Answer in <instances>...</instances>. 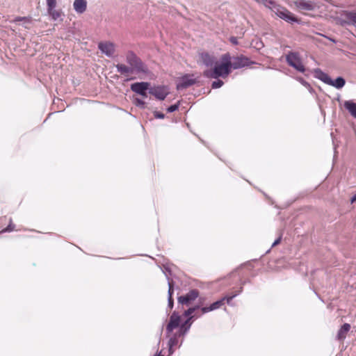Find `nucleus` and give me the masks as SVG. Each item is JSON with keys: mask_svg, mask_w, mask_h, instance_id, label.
<instances>
[{"mask_svg": "<svg viewBox=\"0 0 356 356\" xmlns=\"http://www.w3.org/2000/svg\"><path fill=\"white\" fill-rule=\"evenodd\" d=\"M230 55L227 53L221 56V63H216L212 71L207 70L204 72V75L207 77L217 79L219 76L227 77L231 72L230 67Z\"/></svg>", "mask_w": 356, "mask_h": 356, "instance_id": "f257e3e1", "label": "nucleus"}, {"mask_svg": "<svg viewBox=\"0 0 356 356\" xmlns=\"http://www.w3.org/2000/svg\"><path fill=\"white\" fill-rule=\"evenodd\" d=\"M126 61L129 64L132 73L138 75L147 74L148 69L147 66L133 51H129L127 54Z\"/></svg>", "mask_w": 356, "mask_h": 356, "instance_id": "f03ea898", "label": "nucleus"}, {"mask_svg": "<svg viewBox=\"0 0 356 356\" xmlns=\"http://www.w3.org/2000/svg\"><path fill=\"white\" fill-rule=\"evenodd\" d=\"M130 88L132 92L141 95L143 97H147V92L156 97V90L150 88V83L148 82H136L131 83Z\"/></svg>", "mask_w": 356, "mask_h": 356, "instance_id": "7ed1b4c3", "label": "nucleus"}, {"mask_svg": "<svg viewBox=\"0 0 356 356\" xmlns=\"http://www.w3.org/2000/svg\"><path fill=\"white\" fill-rule=\"evenodd\" d=\"M287 63L300 72L305 71V67L303 65L301 58L298 53L290 52L286 57Z\"/></svg>", "mask_w": 356, "mask_h": 356, "instance_id": "20e7f679", "label": "nucleus"}, {"mask_svg": "<svg viewBox=\"0 0 356 356\" xmlns=\"http://www.w3.org/2000/svg\"><path fill=\"white\" fill-rule=\"evenodd\" d=\"M162 273L165 275L168 283V305L170 308L173 306V300L172 298V294L173 293V282L171 280L170 276H171V266L170 265H163L162 266H159Z\"/></svg>", "mask_w": 356, "mask_h": 356, "instance_id": "39448f33", "label": "nucleus"}, {"mask_svg": "<svg viewBox=\"0 0 356 356\" xmlns=\"http://www.w3.org/2000/svg\"><path fill=\"white\" fill-rule=\"evenodd\" d=\"M230 67L234 70L248 66L251 62L248 57L244 56H230Z\"/></svg>", "mask_w": 356, "mask_h": 356, "instance_id": "423d86ee", "label": "nucleus"}, {"mask_svg": "<svg viewBox=\"0 0 356 356\" xmlns=\"http://www.w3.org/2000/svg\"><path fill=\"white\" fill-rule=\"evenodd\" d=\"M196 83V78L193 74H185L180 77L177 83V89L180 90L187 88Z\"/></svg>", "mask_w": 356, "mask_h": 356, "instance_id": "0eeeda50", "label": "nucleus"}, {"mask_svg": "<svg viewBox=\"0 0 356 356\" xmlns=\"http://www.w3.org/2000/svg\"><path fill=\"white\" fill-rule=\"evenodd\" d=\"M238 293L233 294L230 296H226L222 298L221 300H219L213 303H212L209 307H203L201 308V311L202 314H205L213 310H216L218 308H220L222 305H224V301L227 300V302L229 304L230 301L236 296Z\"/></svg>", "mask_w": 356, "mask_h": 356, "instance_id": "6e6552de", "label": "nucleus"}, {"mask_svg": "<svg viewBox=\"0 0 356 356\" xmlns=\"http://www.w3.org/2000/svg\"><path fill=\"white\" fill-rule=\"evenodd\" d=\"M272 10L281 19L288 22H296L297 19L293 16L291 13L284 8L273 6Z\"/></svg>", "mask_w": 356, "mask_h": 356, "instance_id": "1a4fd4ad", "label": "nucleus"}, {"mask_svg": "<svg viewBox=\"0 0 356 356\" xmlns=\"http://www.w3.org/2000/svg\"><path fill=\"white\" fill-rule=\"evenodd\" d=\"M198 296L199 291L197 289H192L186 294L178 297V302L182 305L188 306Z\"/></svg>", "mask_w": 356, "mask_h": 356, "instance_id": "9d476101", "label": "nucleus"}, {"mask_svg": "<svg viewBox=\"0 0 356 356\" xmlns=\"http://www.w3.org/2000/svg\"><path fill=\"white\" fill-rule=\"evenodd\" d=\"M98 49L102 54H105L107 57L109 58L113 57L115 51V44L111 42H99Z\"/></svg>", "mask_w": 356, "mask_h": 356, "instance_id": "9b49d317", "label": "nucleus"}, {"mask_svg": "<svg viewBox=\"0 0 356 356\" xmlns=\"http://www.w3.org/2000/svg\"><path fill=\"white\" fill-rule=\"evenodd\" d=\"M47 6L48 13L51 16L53 19L57 20L60 17V13L55 10L56 6V0H47Z\"/></svg>", "mask_w": 356, "mask_h": 356, "instance_id": "f8f14e48", "label": "nucleus"}, {"mask_svg": "<svg viewBox=\"0 0 356 356\" xmlns=\"http://www.w3.org/2000/svg\"><path fill=\"white\" fill-rule=\"evenodd\" d=\"M180 322V316L176 314L173 313L170 318V321L167 325V330L170 332H172L175 328L177 327L179 325Z\"/></svg>", "mask_w": 356, "mask_h": 356, "instance_id": "ddd939ff", "label": "nucleus"}, {"mask_svg": "<svg viewBox=\"0 0 356 356\" xmlns=\"http://www.w3.org/2000/svg\"><path fill=\"white\" fill-rule=\"evenodd\" d=\"M74 10L78 14L83 13L87 8V1L86 0H74L73 3Z\"/></svg>", "mask_w": 356, "mask_h": 356, "instance_id": "4468645a", "label": "nucleus"}, {"mask_svg": "<svg viewBox=\"0 0 356 356\" xmlns=\"http://www.w3.org/2000/svg\"><path fill=\"white\" fill-rule=\"evenodd\" d=\"M201 61L207 67L212 66L215 63V58L207 52H203L200 54Z\"/></svg>", "mask_w": 356, "mask_h": 356, "instance_id": "2eb2a0df", "label": "nucleus"}, {"mask_svg": "<svg viewBox=\"0 0 356 356\" xmlns=\"http://www.w3.org/2000/svg\"><path fill=\"white\" fill-rule=\"evenodd\" d=\"M193 318V316L189 317L184 323H182L179 328V336L184 335L190 329L192 322L191 320Z\"/></svg>", "mask_w": 356, "mask_h": 356, "instance_id": "dca6fc26", "label": "nucleus"}, {"mask_svg": "<svg viewBox=\"0 0 356 356\" xmlns=\"http://www.w3.org/2000/svg\"><path fill=\"white\" fill-rule=\"evenodd\" d=\"M344 107L348 111L350 114L356 119V103L353 101H345Z\"/></svg>", "mask_w": 356, "mask_h": 356, "instance_id": "f3484780", "label": "nucleus"}, {"mask_svg": "<svg viewBox=\"0 0 356 356\" xmlns=\"http://www.w3.org/2000/svg\"><path fill=\"white\" fill-rule=\"evenodd\" d=\"M350 329V325L348 323H345L340 328L337 334V339L339 340H343L346 338V334Z\"/></svg>", "mask_w": 356, "mask_h": 356, "instance_id": "a211bd4d", "label": "nucleus"}, {"mask_svg": "<svg viewBox=\"0 0 356 356\" xmlns=\"http://www.w3.org/2000/svg\"><path fill=\"white\" fill-rule=\"evenodd\" d=\"M346 81L342 77H337L334 81L330 79L329 84L330 86H334L337 89H340L344 86Z\"/></svg>", "mask_w": 356, "mask_h": 356, "instance_id": "6ab92c4d", "label": "nucleus"}, {"mask_svg": "<svg viewBox=\"0 0 356 356\" xmlns=\"http://www.w3.org/2000/svg\"><path fill=\"white\" fill-rule=\"evenodd\" d=\"M315 74H316V76L323 81L324 83L329 84V82L331 79V78L325 73L322 72L320 69L315 70Z\"/></svg>", "mask_w": 356, "mask_h": 356, "instance_id": "aec40b11", "label": "nucleus"}, {"mask_svg": "<svg viewBox=\"0 0 356 356\" xmlns=\"http://www.w3.org/2000/svg\"><path fill=\"white\" fill-rule=\"evenodd\" d=\"M116 69L118 72L122 74H133L129 66H127L124 64H118L116 65Z\"/></svg>", "mask_w": 356, "mask_h": 356, "instance_id": "412c9836", "label": "nucleus"}, {"mask_svg": "<svg viewBox=\"0 0 356 356\" xmlns=\"http://www.w3.org/2000/svg\"><path fill=\"white\" fill-rule=\"evenodd\" d=\"M168 94V90L166 88L157 87V99L163 100Z\"/></svg>", "mask_w": 356, "mask_h": 356, "instance_id": "4be33fe9", "label": "nucleus"}, {"mask_svg": "<svg viewBox=\"0 0 356 356\" xmlns=\"http://www.w3.org/2000/svg\"><path fill=\"white\" fill-rule=\"evenodd\" d=\"M199 308V306H195V307H190L189 309H188L187 310H186L184 313V316L186 317H188V318L191 316H193V318H195V316L197 318L199 317L200 316H196V315H193L192 316V314L195 311V309H198Z\"/></svg>", "mask_w": 356, "mask_h": 356, "instance_id": "5701e85b", "label": "nucleus"}, {"mask_svg": "<svg viewBox=\"0 0 356 356\" xmlns=\"http://www.w3.org/2000/svg\"><path fill=\"white\" fill-rule=\"evenodd\" d=\"M134 104L137 106V107H139V108H145V102L142 99H140V98H135L134 99Z\"/></svg>", "mask_w": 356, "mask_h": 356, "instance_id": "b1692460", "label": "nucleus"}, {"mask_svg": "<svg viewBox=\"0 0 356 356\" xmlns=\"http://www.w3.org/2000/svg\"><path fill=\"white\" fill-rule=\"evenodd\" d=\"M15 225L13 223L12 219H10L8 225L2 230V232H10L14 231Z\"/></svg>", "mask_w": 356, "mask_h": 356, "instance_id": "393cba45", "label": "nucleus"}, {"mask_svg": "<svg viewBox=\"0 0 356 356\" xmlns=\"http://www.w3.org/2000/svg\"><path fill=\"white\" fill-rule=\"evenodd\" d=\"M224 84L223 81L221 80H217L212 83V88H219L222 86Z\"/></svg>", "mask_w": 356, "mask_h": 356, "instance_id": "a878e982", "label": "nucleus"}, {"mask_svg": "<svg viewBox=\"0 0 356 356\" xmlns=\"http://www.w3.org/2000/svg\"><path fill=\"white\" fill-rule=\"evenodd\" d=\"M179 108V104H173L170 106H169L168 108H167V111L168 113H172L175 111H177Z\"/></svg>", "mask_w": 356, "mask_h": 356, "instance_id": "bb28decb", "label": "nucleus"}, {"mask_svg": "<svg viewBox=\"0 0 356 356\" xmlns=\"http://www.w3.org/2000/svg\"><path fill=\"white\" fill-rule=\"evenodd\" d=\"M177 343V340L176 339H171L169 341V346H170V348H169V354H172V347L175 345Z\"/></svg>", "mask_w": 356, "mask_h": 356, "instance_id": "cd10ccee", "label": "nucleus"}, {"mask_svg": "<svg viewBox=\"0 0 356 356\" xmlns=\"http://www.w3.org/2000/svg\"><path fill=\"white\" fill-rule=\"evenodd\" d=\"M256 1L259 2V3H264L265 6H268V4H270V5H273V2L271 1L270 0H255Z\"/></svg>", "mask_w": 356, "mask_h": 356, "instance_id": "c85d7f7f", "label": "nucleus"}, {"mask_svg": "<svg viewBox=\"0 0 356 356\" xmlns=\"http://www.w3.org/2000/svg\"><path fill=\"white\" fill-rule=\"evenodd\" d=\"M15 22L24 21V22H30V19H29V18L26 17H16V19H15Z\"/></svg>", "mask_w": 356, "mask_h": 356, "instance_id": "c756f323", "label": "nucleus"}, {"mask_svg": "<svg viewBox=\"0 0 356 356\" xmlns=\"http://www.w3.org/2000/svg\"><path fill=\"white\" fill-rule=\"evenodd\" d=\"M350 19L353 24L356 25V13L351 14Z\"/></svg>", "mask_w": 356, "mask_h": 356, "instance_id": "7c9ffc66", "label": "nucleus"}, {"mask_svg": "<svg viewBox=\"0 0 356 356\" xmlns=\"http://www.w3.org/2000/svg\"><path fill=\"white\" fill-rule=\"evenodd\" d=\"M230 41H231V42H232V44H238L237 38H235V37H232V38H230Z\"/></svg>", "mask_w": 356, "mask_h": 356, "instance_id": "2f4dec72", "label": "nucleus"}, {"mask_svg": "<svg viewBox=\"0 0 356 356\" xmlns=\"http://www.w3.org/2000/svg\"><path fill=\"white\" fill-rule=\"evenodd\" d=\"M280 240H281V238H280H280H278L277 240H275V241L273 242V245H272V247H274V246H275V245H278V244L280 243Z\"/></svg>", "mask_w": 356, "mask_h": 356, "instance_id": "473e14b6", "label": "nucleus"}, {"mask_svg": "<svg viewBox=\"0 0 356 356\" xmlns=\"http://www.w3.org/2000/svg\"><path fill=\"white\" fill-rule=\"evenodd\" d=\"M300 82L304 85V86H309V83L307 82H306L305 81H304L303 79H300Z\"/></svg>", "mask_w": 356, "mask_h": 356, "instance_id": "72a5a7b5", "label": "nucleus"}, {"mask_svg": "<svg viewBox=\"0 0 356 356\" xmlns=\"http://www.w3.org/2000/svg\"><path fill=\"white\" fill-rule=\"evenodd\" d=\"M304 8H305L307 10H310L311 9V6L308 3H304Z\"/></svg>", "mask_w": 356, "mask_h": 356, "instance_id": "f704fd0d", "label": "nucleus"}, {"mask_svg": "<svg viewBox=\"0 0 356 356\" xmlns=\"http://www.w3.org/2000/svg\"><path fill=\"white\" fill-rule=\"evenodd\" d=\"M164 118V115L157 112V118L163 119Z\"/></svg>", "mask_w": 356, "mask_h": 356, "instance_id": "c9c22d12", "label": "nucleus"}, {"mask_svg": "<svg viewBox=\"0 0 356 356\" xmlns=\"http://www.w3.org/2000/svg\"><path fill=\"white\" fill-rule=\"evenodd\" d=\"M351 203L356 202V194L351 198Z\"/></svg>", "mask_w": 356, "mask_h": 356, "instance_id": "e433bc0d", "label": "nucleus"}, {"mask_svg": "<svg viewBox=\"0 0 356 356\" xmlns=\"http://www.w3.org/2000/svg\"><path fill=\"white\" fill-rule=\"evenodd\" d=\"M157 356H163L162 351H161L159 353H157Z\"/></svg>", "mask_w": 356, "mask_h": 356, "instance_id": "4c0bfd02", "label": "nucleus"}, {"mask_svg": "<svg viewBox=\"0 0 356 356\" xmlns=\"http://www.w3.org/2000/svg\"><path fill=\"white\" fill-rule=\"evenodd\" d=\"M153 115H154V117H156V111L153 112Z\"/></svg>", "mask_w": 356, "mask_h": 356, "instance_id": "58836bf2", "label": "nucleus"}, {"mask_svg": "<svg viewBox=\"0 0 356 356\" xmlns=\"http://www.w3.org/2000/svg\"><path fill=\"white\" fill-rule=\"evenodd\" d=\"M241 291H242V287H241V289H240V291H239L238 293H239L240 292H241Z\"/></svg>", "mask_w": 356, "mask_h": 356, "instance_id": "ea45409f", "label": "nucleus"}, {"mask_svg": "<svg viewBox=\"0 0 356 356\" xmlns=\"http://www.w3.org/2000/svg\"><path fill=\"white\" fill-rule=\"evenodd\" d=\"M152 356H156V353H154Z\"/></svg>", "mask_w": 356, "mask_h": 356, "instance_id": "a19ab883", "label": "nucleus"}]
</instances>
